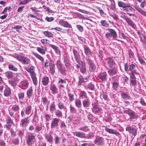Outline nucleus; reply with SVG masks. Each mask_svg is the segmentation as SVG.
<instances>
[{"label": "nucleus", "instance_id": "nucleus-20", "mask_svg": "<svg viewBox=\"0 0 146 146\" xmlns=\"http://www.w3.org/2000/svg\"><path fill=\"white\" fill-rule=\"evenodd\" d=\"M49 82V78L46 76H44L42 79V82L44 86H46L48 84Z\"/></svg>", "mask_w": 146, "mask_h": 146}, {"label": "nucleus", "instance_id": "nucleus-2", "mask_svg": "<svg viewBox=\"0 0 146 146\" xmlns=\"http://www.w3.org/2000/svg\"><path fill=\"white\" fill-rule=\"evenodd\" d=\"M27 143L28 145H31L34 144L36 140L35 136L33 133H28L27 138Z\"/></svg>", "mask_w": 146, "mask_h": 146}, {"label": "nucleus", "instance_id": "nucleus-3", "mask_svg": "<svg viewBox=\"0 0 146 146\" xmlns=\"http://www.w3.org/2000/svg\"><path fill=\"white\" fill-rule=\"evenodd\" d=\"M107 30L109 32L105 34L106 38L110 39L111 37L114 38L117 37V34L115 30L111 29H108Z\"/></svg>", "mask_w": 146, "mask_h": 146}, {"label": "nucleus", "instance_id": "nucleus-52", "mask_svg": "<svg viewBox=\"0 0 146 146\" xmlns=\"http://www.w3.org/2000/svg\"><path fill=\"white\" fill-rule=\"evenodd\" d=\"M86 81H85L84 78L83 77L80 76L79 78V83L81 84H82L85 82H86Z\"/></svg>", "mask_w": 146, "mask_h": 146}, {"label": "nucleus", "instance_id": "nucleus-23", "mask_svg": "<svg viewBox=\"0 0 146 146\" xmlns=\"http://www.w3.org/2000/svg\"><path fill=\"white\" fill-rule=\"evenodd\" d=\"M36 50L39 53L42 55H44L45 53V51L46 50L47 48L45 47H42V48L37 47Z\"/></svg>", "mask_w": 146, "mask_h": 146}, {"label": "nucleus", "instance_id": "nucleus-11", "mask_svg": "<svg viewBox=\"0 0 146 146\" xmlns=\"http://www.w3.org/2000/svg\"><path fill=\"white\" fill-rule=\"evenodd\" d=\"M83 47L85 54L88 57L91 56L92 52L90 48L86 45H84L83 46Z\"/></svg>", "mask_w": 146, "mask_h": 146}, {"label": "nucleus", "instance_id": "nucleus-16", "mask_svg": "<svg viewBox=\"0 0 146 146\" xmlns=\"http://www.w3.org/2000/svg\"><path fill=\"white\" fill-rule=\"evenodd\" d=\"M108 63L109 67L111 68L114 67L115 66V62L110 57H109L108 59Z\"/></svg>", "mask_w": 146, "mask_h": 146}, {"label": "nucleus", "instance_id": "nucleus-18", "mask_svg": "<svg viewBox=\"0 0 146 146\" xmlns=\"http://www.w3.org/2000/svg\"><path fill=\"white\" fill-rule=\"evenodd\" d=\"M107 76V74L106 72L100 73L99 75V77L102 81H106Z\"/></svg>", "mask_w": 146, "mask_h": 146}, {"label": "nucleus", "instance_id": "nucleus-25", "mask_svg": "<svg viewBox=\"0 0 146 146\" xmlns=\"http://www.w3.org/2000/svg\"><path fill=\"white\" fill-rule=\"evenodd\" d=\"M56 110L55 106L54 103L53 102L52 103L50 107V111L51 113H53Z\"/></svg>", "mask_w": 146, "mask_h": 146}, {"label": "nucleus", "instance_id": "nucleus-49", "mask_svg": "<svg viewBox=\"0 0 146 146\" xmlns=\"http://www.w3.org/2000/svg\"><path fill=\"white\" fill-rule=\"evenodd\" d=\"M31 1V0H24L23 1H21L19 3V4L20 5L27 4Z\"/></svg>", "mask_w": 146, "mask_h": 146}, {"label": "nucleus", "instance_id": "nucleus-44", "mask_svg": "<svg viewBox=\"0 0 146 146\" xmlns=\"http://www.w3.org/2000/svg\"><path fill=\"white\" fill-rule=\"evenodd\" d=\"M8 68L9 70H12L14 71H17V69L15 68L12 64H9Z\"/></svg>", "mask_w": 146, "mask_h": 146}, {"label": "nucleus", "instance_id": "nucleus-33", "mask_svg": "<svg viewBox=\"0 0 146 146\" xmlns=\"http://www.w3.org/2000/svg\"><path fill=\"white\" fill-rule=\"evenodd\" d=\"M75 104L76 106L78 108H81L82 106L81 101L79 99H76L75 100Z\"/></svg>", "mask_w": 146, "mask_h": 146}, {"label": "nucleus", "instance_id": "nucleus-61", "mask_svg": "<svg viewBox=\"0 0 146 146\" xmlns=\"http://www.w3.org/2000/svg\"><path fill=\"white\" fill-rule=\"evenodd\" d=\"M130 81L131 83V84L133 86H135L137 85L136 81V79H131Z\"/></svg>", "mask_w": 146, "mask_h": 146}, {"label": "nucleus", "instance_id": "nucleus-62", "mask_svg": "<svg viewBox=\"0 0 146 146\" xmlns=\"http://www.w3.org/2000/svg\"><path fill=\"white\" fill-rule=\"evenodd\" d=\"M80 71L83 74L85 73L86 71V67L85 66H82L80 69Z\"/></svg>", "mask_w": 146, "mask_h": 146}, {"label": "nucleus", "instance_id": "nucleus-13", "mask_svg": "<svg viewBox=\"0 0 146 146\" xmlns=\"http://www.w3.org/2000/svg\"><path fill=\"white\" fill-rule=\"evenodd\" d=\"M105 127V131L110 133L115 134V135H119V133L117 132L116 130L111 129H110L104 126Z\"/></svg>", "mask_w": 146, "mask_h": 146}, {"label": "nucleus", "instance_id": "nucleus-14", "mask_svg": "<svg viewBox=\"0 0 146 146\" xmlns=\"http://www.w3.org/2000/svg\"><path fill=\"white\" fill-rule=\"evenodd\" d=\"M28 81L26 80L22 81L20 83L19 87L23 89H25L28 87Z\"/></svg>", "mask_w": 146, "mask_h": 146}, {"label": "nucleus", "instance_id": "nucleus-28", "mask_svg": "<svg viewBox=\"0 0 146 146\" xmlns=\"http://www.w3.org/2000/svg\"><path fill=\"white\" fill-rule=\"evenodd\" d=\"M33 88L32 87H31L27 91V97L30 98L31 97L33 94Z\"/></svg>", "mask_w": 146, "mask_h": 146}, {"label": "nucleus", "instance_id": "nucleus-41", "mask_svg": "<svg viewBox=\"0 0 146 146\" xmlns=\"http://www.w3.org/2000/svg\"><path fill=\"white\" fill-rule=\"evenodd\" d=\"M41 101L44 105H47L48 103V100L46 97H43L42 98Z\"/></svg>", "mask_w": 146, "mask_h": 146}, {"label": "nucleus", "instance_id": "nucleus-10", "mask_svg": "<svg viewBox=\"0 0 146 146\" xmlns=\"http://www.w3.org/2000/svg\"><path fill=\"white\" fill-rule=\"evenodd\" d=\"M60 120L59 119L57 118H53L51 123V127L52 129H54L58 126Z\"/></svg>", "mask_w": 146, "mask_h": 146}, {"label": "nucleus", "instance_id": "nucleus-59", "mask_svg": "<svg viewBox=\"0 0 146 146\" xmlns=\"http://www.w3.org/2000/svg\"><path fill=\"white\" fill-rule=\"evenodd\" d=\"M68 96L69 100L70 101H72L74 100V94L71 93H69L68 94Z\"/></svg>", "mask_w": 146, "mask_h": 146}, {"label": "nucleus", "instance_id": "nucleus-34", "mask_svg": "<svg viewBox=\"0 0 146 146\" xmlns=\"http://www.w3.org/2000/svg\"><path fill=\"white\" fill-rule=\"evenodd\" d=\"M5 76L8 78H11L13 76V73L11 71H7L5 73Z\"/></svg>", "mask_w": 146, "mask_h": 146}, {"label": "nucleus", "instance_id": "nucleus-21", "mask_svg": "<svg viewBox=\"0 0 146 146\" xmlns=\"http://www.w3.org/2000/svg\"><path fill=\"white\" fill-rule=\"evenodd\" d=\"M45 138L46 141L50 143H51L53 141V138L52 135L50 134H46Z\"/></svg>", "mask_w": 146, "mask_h": 146}, {"label": "nucleus", "instance_id": "nucleus-15", "mask_svg": "<svg viewBox=\"0 0 146 146\" xmlns=\"http://www.w3.org/2000/svg\"><path fill=\"white\" fill-rule=\"evenodd\" d=\"M29 121L28 117H25L21 120V124L23 127H26L29 124Z\"/></svg>", "mask_w": 146, "mask_h": 146}, {"label": "nucleus", "instance_id": "nucleus-30", "mask_svg": "<svg viewBox=\"0 0 146 146\" xmlns=\"http://www.w3.org/2000/svg\"><path fill=\"white\" fill-rule=\"evenodd\" d=\"M108 72L110 75L113 76L116 74L117 71L115 69L112 68L108 70Z\"/></svg>", "mask_w": 146, "mask_h": 146}, {"label": "nucleus", "instance_id": "nucleus-38", "mask_svg": "<svg viewBox=\"0 0 146 146\" xmlns=\"http://www.w3.org/2000/svg\"><path fill=\"white\" fill-rule=\"evenodd\" d=\"M128 4H127L122 1H118V5L119 7L125 8L126 6H127Z\"/></svg>", "mask_w": 146, "mask_h": 146}, {"label": "nucleus", "instance_id": "nucleus-5", "mask_svg": "<svg viewBox=\"0 0 146 146\" xmlns=\"http://www.w3.org/2000/svg\"><path fill=\"white\" fill-rule=\"evenodd\" d=\"M15 57L24 64H28L31 61L29 59L23 56L16 55Z\"/></svg>", "mask_w": 146, "mask_h": 146}, {"label": "nucleus", "instance_id": "nucleus-1", "mask_svg": "<svg viewBox=\"0 0 146 146\" xmlns=\"http://www.w3.org/2000/svg\"><path fill=\"white\" fill-rule=\"evenodd\" d=\"M56 65L59 72L63 75H66V71L65 68L60 61L58 60L56 61Z\"/></svg>", "mask_w": 146, "mask_h": 146}, {"label": "nucleus", "instance_id": "nucleus-46", "mask_svg": "<svg viewBox=\"0 0 146 146\" xmlns=\"http://www.w3.org/2000/svg\"><path fill=\"white\" fill-rule=\"evenodd\" d=\"M137 58L140 63L142 64H144L145 62L142 58L139 55H137Z\"/></svg>", "mask_w": 146, "mask_h": 146}, {"label": "nucleus", "instance_id": "nucleus-42", "mask_svg": "<svg viewBox=\"0 0 146 146\" xmlns=\"http://www.w3.org/2000/svg\"><path fill=\"white\" fill-rule=\"evenodd\" d=\"M66 81L63 79H61L58 82V84L60 85V87H63L64 86L63 84L66 83Z\"/></svg>", "mask_w": 146, "mask_h": 146}, {"label": "nucleus", "instance_id": "nucleus-36", "mask_svg": "<svg viewBox=\"0 0 146 146\" xmlns=\"http://www.w3.org/2000/svg\"><path fill=\"white\" fill-rule=\"evenodd\" d=\"M128 24L130 25L132 27L135 28L136 27V25L133 23L132 21L129 18L126 21Z\"/></svg>", "mask_w": 146, "mask_h": 146}, {"label": "nucleus", "instance_id": "nucleus-12", "mask_svg": "<svg viewBox=\"0 0 146 146\" xmlns=\"http://www.w3.org/2000/svg\"><path fill=\"white\" fill-rule=\"evenodd\" d=\"M59 24L63 27H66L71 28L72 26L68 22L63 20H61L59 22Z\"/></svg>", "mask_w": 146, "mask_h": 146}, {"label": "nucleus", "instance_id": "nucleus-40", "mask_svg": "<svg viewBox=\"0 0 146 146\" xmlns=\"http://www.w3.org/2000/svg\"><path fill=\"white\" fill-rule=\"evenodd\" d=\"M33 54L37 58L41 61H43L44 60V58L40 55L34 52H33Z\"/></svg>", "mask_w": 146, "mask_h": 146}, {"label": "nucleus", "instance_id": "nucleus-39", "mask_svg": "<svg viewBox=\"0 0 146 146\" xmlns=\"http://www.w3.org/2000/svg\"><path fill=\"white\" fill-rule=\"evenodd\" d=\"M19 107L18 105L16 104L11 106V109L14 111H19Z\"/></svg>", "mask_w": 146, "mask_h": 146}, {"label": "nucleus", "instance_id": "nucleus-29", "mask_svg": "<svg viewBox=\"0 0 146 146\" xmlns=\"http://www.w3.org/2000/svg\"><path fill=\"white\" fill-rule=\"evenodd\" d=\"M74 135L80 138L84 137L85 136L84 133L81 132H76L74 133Z\"/></svg>", "mask_w": 146, "mask_h": 146}, {"label": "nucleus", "instance_id": "nucleus-22", "mask_svg": "<svg viewBox=\"0 0 146 146\" xmlns=\"http://www.w3.org/2000/svg\"><path fill=\"white\" fill-rule=\"evenodd\" d=\"M11 92L9 88L7 87L4 91V95L6 97L9 96L11 94Z\"/></svg>", "mask_w": 146, "mask_h": 146}, {"label": "nucleus", "instance_id": "nucleus-35", "mask_svg": "<svg viewBox=\"0 0 146 146\" xmlns=\"http://www.w3.org/2000/svg\"><path fill=\"white\" fill-rule=\"evenodd\" d=\"M111 2V8L114 11L116 10L115 2L114 0H111L110 1Z\"/></svg>", "mask_w": 146, "mask_h": 146}, {"label": "nucleus", "instance_id": "nucleus-17", "mask_svg": "<svg viewBox=\"0 0 146 146\" xmlns=\"http://www.w3.org/2000/svg\"><path fill=\"white\" fill-rule=\"evenodd\" d=\"M104 139L100 137L96 139L94 141L95 144L98 145H102L103 144Z\"/></svg>", "mask_w": 146, "mask_h": 146}, {"label": "nucleus", "instance_id": "nucleus-64", "mask_svg": "<svg viewBox=\"0 0 146 146\" xmlns=\"http://www.w3.org/2000/svg\"><path fill=\"white\" fill-rule=\"evenodd\" d=\"M140 103L141 105L144 106H146V103L145 102L144 99L141 98L140 100Z\"/></svg>", "mask_w": 146, "mask_h": 146}, {"label": "nucleus", "instance_id": "nucleus-24", "mask_svg": "<svg viewBox=\"0 0 146 146\" xmlns=\"http://www.w3.org/2000/svg\"><path fill=\"white\" fill-rule=\"evenodd\" d=\"M135 8L137 11L139 13L142 15L146 17V12L143 11L142 9L139 7H136Z\"/></svg>", "mask_w": 146, "mask_h": 146}, {"label": "nucleus", "instance_id": "nucleus-60", "mask_svg": "<svg viewBox=\"0 0 146 146\" xmlns=\"http://www.w3.org/2000/svg\"><path fill=\"white\" fill-rule=\"evenodd\" d=\"M93 109L94 110L95 112L96 113L98 112L100 110L98 108V107L96 105H95L93 107Z\"/></svg>", "mask_w": 146, "mask_h": 146}, {"label": "nucleus", "instance_id": "nucleus-43", "mask_svg": "<svg viewBox=\"0 0 146 146\" xmlns=\"http://www.w3.org/2000/svg\"><path fill=\"white\" fill-rule=\"evenodd\" d=\"M80 96L82 99L87 98V96L86 93L84 91H81L80 94Z\"/></svg>", "mask_w": 146, "mask_h": 146}, {"label": "nucleus", "instance_id": "nucleus-19", "mask_svg": "<svg viewBox=\"0 0 146 146\" xmlns=\"http://www.w3.org/2000/svg\"><path fill=\"white\" fill-rule=\"evenodd\" d=\"M89 100L88 99H86L82 100V103L83 106L85 108L89 107L90 105Z\"/></svg>", "mask_w": 146, "mask_h": 146}, {"label": "nucleus", "instance_id": "nucleus-27", "mask_svg": "<svg viewBox=\"0 0 146 146\" xmlns=\"http://www.w3.org/2000/svg\"><path fill=\"white\" fill-rule=\"evenodd\" d=\"M50 72L51 73L53 74L55 72V64L53 63H51L49 66Z\"/></svg>", "mask_w": 146, "mask_h": 146}, {"label": "nucleus", "instance_id": "nucleus-47", "mask_svg": "<svg viewBox=\"0 0 146 146\" xmlns=\"http://www.w3.org/2000/svg\"><path fill=\"white\" fill-rule=\"evenodd\" d=\"M27 71L30 73L31 75H32L31 72L35 74L34 71V67L33 66H31L28 69Z\"/></svg>", "mask_w": 146, "mask_h": 146}, {"label": "nucleus", "instance_id": "nucleus-31", "mask_svg": "<svg viewBox=\"0 0 146 146\" xmlns=\"http://www.w3.org/2000/svg\"><path fill=\"white\" fill-rule=\"evenodd\" d=\"M31 74L32 75H31V76L33 83L35 85H36L37 83V81L36 76V74L32 72H31Z\"/></svg>", "mask_w": 146, "mask_h": 146}, {"label": "nucleus", "instance_id": "nucleus-9", "mask_svg": "<svg viewBox=\"0 0 146 146\" xmlns=\"http://www.w3.org/2000/svg\"><path fill=\"white\" fill-rule=\"evenodd\" d=\"M5 121L7 124L5 125V127L8 129L11 128L12 124L13 123V121L11 119V117L9 116H7L5 118Z\"/></svg>", "mask_w": 146, "mask_h": 146}, {"label": "nucleus", "instance_id": "nucleus-45", "mask_svg": "<svg viewBox=\"0 0 146 146\" xmlns=\"http://www.w3.org/2000/svg\"><path fill=\"white\" fill-rule=\"evenodd\" d=\"M44 34L46 36L51 37L53 36V34L50 32L45 31L44 32Z\"/></svg>", "mask_w": 146, "mask_h": 146}, {"label": "nucleus", "instance_id": "nucleus-56", "mask_svg": "<svg viewBox=\"0 0 146 146\" xmlns=\"http://www.w3.org/2000/svg\"><path fill=\"white\" fill-rule=\"evenodd\" d=\"M17 82V80L15 79H13L11 82V84L13 86H15Z\"/></svg>", "mask_w": 146, "mask_h": 146}, {"label": "nucleus", "instance_id": "nucleus-57", "mask_svg": "<svg viewBox=\"0 0 146 146\" xmlns=\"http://www.w3.org/2000/svg\"><path fill=\"white\" fill-rule=\"evenodd\" d=\"M75 14L76 15L78 18H81L82 19H86V18L81 14L76 13Z\"/></svg>", "mask_w": 146, "mask_h": 146}, {"label": "nucleus", "instance_id": "nucleus-6", "mask_svg": "<svg viewBox=\"0 0 146 146\" xmlns=\"http://www.w3.org/2000/svg\"><path fill=\"white\" fill-rule=\"evenodd\" d=\"M124 11H125L127 14L130 16L135 17V15L132 13H134L135 11L134 9L130 6L129 4H128L127 6H126L123 9Z\"/></svg>", "mask_w": 146, "mask_h": 146}, {"label": "nucleus", "instance_id": "nucleus-37", "mask_svg": "<svg viewBox=\"0 0 146 146\" xmlns=\"http://www.w3.org/2000/svg\"><path fill=\"white\" fill-rule=\"evenodd\" d=\"M31 106H27L25 108V113L27 115H29L31 112Z\"/></svg>", "mask_w": 146, "mask_h": 146}, {"label": "nucleus", "instance_id": "nucleus-32", "mask_svg": "<svg viewBox=\"0 0 146 146\" xmlns=\"http://www.w3.org/2000/svg\"><path fill=\"white\" fill-rule=\"evenodd\" d=\"M122 97L124 100H129L130 99V97L125 92H122L121 93Z\"/></svg>", "mask_w": 146, "mask_h": 146}, {"label": "nucleus", "instance_id": "nucleus-53", "mask_svg": "<svg viewBox=\"0 0 146 146\" xmlns=\"http://www.w3.org/2000/svg\"><path fill=\"white\" fill-rule=\"evenodd\" d=\"M58 108L60 109H62L64 108V106L63 103L59 102L58 104Z\"/></svg>", "mask_w": 146, "mask_h": 146}, {"label": "nucleus", "instance_id": "nucleus-51", "mask_svg": "<svg viewBox=\"0 0 146 146\" xmlns=\"http://www.w3.org/2000/svg\"><path fill=\"white\" fill-rule=\"evenodd\" d=\"M55 115L58 117L62 116V113L61 111L59 110H57L55 113Z\"/></svg>", "mask_w": 146, "mask_h": 146}, {"label": "nucleus", "instance_id": "nucleus-48", "mask_svg": "<svg viewBox=\"0 0 146 146\" xmlns=\"http://www.w3.org/2000/svg\"><path fill=\"white\" fill-rule=\"evenodd\" d=\"M100 23L103 26L108 27L109 26V24L107 23L106 20H102Z\"/></svg>", "mask_w": 146, "mask_h": 146}, {"label": "nucleus", "instance_id": "nucleus-50", "mask_svg": "<svg viewBox=\"0 0 146 146\" xmlns=\"http://www.w3.org/2000/svg\"><path fill=\"white\" fill-rule=\"evenodd\" d=\"M54 140L56 144H58L60 143V139L57 136L54 137Z\"/></svg>", "mask_w": 146, "mask_h": 146}, {"label": "nucleus", "instance_id": "nucleus-8", "mask_svg": "<svg viewBox=\"0 0 146 146\" xmlns=\"http://www.w3.org/2000/svg\"><path fill=\"white\" fill-rule=\"evenodd\" d=\"M125 113L128 114L131 119H137V116L134 112L131 110H127L125 111Z\"/></svg>", "mask_w": 146, "mask_h": 146}, {"label": "nucleus", "instance_id": "nucleus-26", "mask_svg": "<svg viewBox=\"0 0 146 146\" xmlns=\"http://www.w3.org/2000/svg\"><path fill=\"white\" fill-rule=\"evenodd\" d=\"M50 89L51 90L52 94H55L57 93V89L54 84L51 85Z\"/></svg>", "mask_w": 146, "mask_h": 146}, {"label": "nucleus", "instance_id": "nucleus-63", "mask_svg": "<svg viewBox=\"0 0 146 146\" xmlns=\"http://www.w3.org/2000/svg\"><path fill=\"white\" fill-rule=\"evenodd\" d=\"M87 87L88 88L92 90H93L94 88V85L91 83L89 84L87 86Z\"/></svg>", "mask_w": 146, "mask_h": 146}, {"label": "nucleus", "instance_id": "nucleus-7", "mask_svg": "<svg viewBox=\"0 0 146 146\" xmlns=\"http://www.w3.org/2000/svg\"><path fill=\"white\" fill-rule=\"evenodd\" d=\"M126 130L128 131L130 133L133 135L134 137L135 136L137 133V128L133 126H128L126 127Z\"/></svg>", "mask_w": 146, "mask_h": 146}, {"label": "nucleus", "instance_id": "nucleus-4", "mask_svg": "<svg viewBox=\"0 0 146 146\" xmlns=\"http://www.w3.org/2000/svg\"><path fill=\"white\" fill-rule=\"evenodd\" d=\"M73 52L76 61L78 63L76 65V68H79L80 67L81 63H82L80 60V55L79 54L78 52L75 49L73 50Z\"/></svg>", "mask_w": 146, "mask_h": 146}, {"label": "nucleus", "instance_id": "nucleus-54", "mask_svg": "<svg viewBox=\"0 0 146 146\" xmlns=\"http://www.w3.org/2000/svg\"><path fill=\"white\" fill-rule=\"evenodd\" d=\"M19 98V99H23L25 96L23 92H21L18 94Z\"/></svg>", "mask_w": 146, "mask_h": 146}, {"label": "nucleus", "instance_id": "nucleus-55", "mask_svg": "<svg viewBox=\"0 0 146 146\" xmlns=\"http://www.w3.org/2000/svg\"><path fill=\"white\" fill-rule=\"evenodd\" d=\"M87 127L86 126H83L80 127L78 129L82 131H86L88 130Z\"/></svg>", "mask_w": 146, "mask_h": 146}, {"label": "nucleus", "instance_id": "nucleus-58", "mask_svg": "<svg viewBox=\"0 0 146 146\" xmlns=\"http://www.w3.org/2000/svg\"><path fill=\"white\" fill-rule=\"evenodd\" d=\"M45 20L48 22H51L53 21L54 20L53 17H46L45 18Z\"/></svg>", "mask_w": 146, "mask_h": 146}]
</instances>
